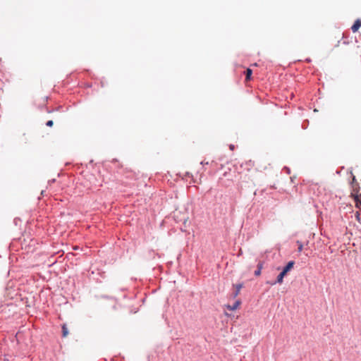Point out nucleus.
<instances>
[{
	"mask_svg": "<svg viewBox=\"0 0 361 361\" xmlns=\"http://www.w3.org/2000/svg\"><path fill=\"white\" fill-rule=\"evenodd\" d=\"M240 305V301L239 300H236L232 306H229V309L231 310H235L238 308V307Z\"/></svg>",
	"mask_w": 361,
	"mask_h": 361,
	"instance_id": "obj_7",
	"label": "nucleus"
},
{
	"mask_svg": "<svg viewBox=\"0 0 361 361\" xmlns=\"http://www.w3.org/2000/svg\"><path fill=\"white\" fill-rule=\"evenodd\" d=\"M245 73V80H250L251 79L252 74V69H250V68H247L246 69Z\"/></svg>",
	"mask_w": 361,
	"mask_h": 361,
	"instance_id": "obj_5",
	"label": "nucleus"
},
{
	"mask_svg": "<svg viewBox=\"0 0 361 361\" xmlns=\"http://www.w3.org/2000/svg\"><path fill=\"white\" fill-rule=\"evenodd\" d=\"M295 264V262L293 260L289 261L283 268L281 271L277 276L276 281H267V283L271 286H274L277 283L281 284L283 282L284 277L287 275V274L293 268Z\"/></svg>",
	"mask_w": 361,
	"mask_h": 361,
	"instance_id": "obj_1",
	"label": "nucleus"
},
{
	"mask_svg": "<svg viewBox=\"0 0 361 361\" xmlns=\"http://www.w3.org/2000/svg\"><path fill=\"white\" fill-rule=\"evenodd\" d=\"M201 164H205V162L201 161Z\"/></svg>",
	"mask_w": 361,
	"mask_h": 361,
	"instance_id": "obj_19",
	"label": "nucleus"
},
{
	"mask_svg": "<svg viewBox=\"0 0 361 361\" xmlns=\"http://www.w3.org/2000/svg\"><path fill=\"white\" fill-rule=\"evenodd\" d=\"M305 61H306L307 62L310 63V62L311 61V59H310V58H307V59H305Z\"/></svg>",
	"mask_w": 361,
	"mask_h": 361,
	"instance_id": "obj_15",
	"label": "nucleus"
},
{
	"mask_svg": "<svg viewBox=\"0 0 361 361\" xmlns=\"http://www.w3.org/2000/svg\"><path fill=\"white\" fill-rule=\"evenodd\" d=\"M360 27H361V20L357 19L354 22L353 25H352L351 30L353 32H356L357 31H358V30L360 29Z\"/></svg>",
	"mask_w": 361,
	"mask_h": 361,
	"instance_id": "obj_3",
	"label": "nucleus"
},
{
	"mask_svg": "<svg viewBox=\"0 0 361 361\" xmlns=\"http://www.w3.org/2000/svg\"><path fill=\"white\" fill-rule=\"evenodd\" d=\"M356 179H355V176H353V181H355Z\"/></svg>",
	"mask_w": 361,
	"mask_h": 361,
	"instance_id": "obj_17",
	"label": "nucleus"
},
{
	"mask_svg": "<svg viewBox=\"0 0 361 361\" xmlns=\"http://www.w3.org/2000/svg\"><path fill=\"white\" fill-rule=\"evenodd\" d=\"M355 203H356V206L357 207H361V197L357 195L355 197Z\"/></svg>",
	"mask_w": 361,
	"mask_h": 361,
	"instance_id": "obj_8",
	"label": "nucleus"
},
{
	"mask_svg": "<svg viewBox=\"0 0 361 361\" xmlns=\"http://www.w3.org/2000/svg\"><path fill=\"white\" fill-rule=\"evenodd\" d=\"M233 287L235 288V292L233 293L232 297H233V298H236V297L238 295V294H239V293H240V289H241V288H242V287L243 286V283H237V284H233Z\"/></svg>",
	"mask_w": 361,
	"mask_h": 361,
	"instance_id": "obj_2",
	"label": "nucleus"
},
{
	"mask_svg": "<svg viewBox=\"0 0 361 361\" xmlns=\"http://www.w3.org/2000/svg\"><path fill=\"white\" fill-rule=\"evenodd\" d=\"M53 124H54V122L51 120H49V121H47V123H46V126L48 127H51L53 126Z\"/></svg>",
	"mask_w": 361,
	"mask_h": 361,
	"instance_id": "obj_12",
	"label": "nucleus"
},
{
	"mask_svg": "<svg viewBox=\"0 0 361 361\" xmlns=\"http://www.w3.org/2000/svg\"><path fill=\"white\" fill-rule=\"evenodd\" d=\"M201 164H205V162L201 161Z\"/></svg>",
	"mask_w": 361,
	"mask_h": 361,
	"instance_id": "obj_18",
	"label": "nucleus"
},
{
	"mask_svg": "<svg viewBox=\"0 0 361 361\" xmlns=\"http://www.w3.org/2000/svg\"><path fill=\"white\" fill-rule=\"evenodd\" d=\"M283 170L288 173V174H290V168H288V166H284L283 167Z\"/></svg>",
	"mask_w": 361,
	"mask_h": 361,
	"instance_id": "obj_13",
	"label": "nucleus"
},
{
	"mask_svg": "<svg viewBox=\"0 0 361 361\" xmlns=\"http://www.w3.org/2000/svg\"><path fill=\"white\" fill-rule=\"evenodd\" d=\"M308 123H309V121L307 120L304 121L302 123V128L303 129H306L307 128Z\"/></svg>",
	"mask_w": 361,
	"mask_h": 361,
	"instance_id": "obj_11",
	"label": "nucleus"
},
{
	"mask_svg": "<svg viewBox=\"0 0 361 361\" xmlns=\"http://www.w3.org/2000/svg\"><path fill=\"white\" fill-rule=\"evenodd\" d=\"M229 147L231 150H233L235 146L233 145H230Z\"/></svg>",
	"mask_w": 361,
	"mask_h": 361,
	"instance_id": "obj_14",
	"label": "nucleus"
},
{
	"mask_svg": "<svg viewBox=\"0 0 361 361\" xmlns=\"http://www.w3.org/2000/svg\"><path fill=\"white\" fill-rule=\"evenodd\" d=\"M262 267H263V262H259L257 264V269L254 272L255 276H259L261 274Z\"/></svg>",
	"mask_w": 361,
	"mask_h": 361,
	"instance_id": "obj_4",
	"label": "nucleus"
},
{
	"mask_svg": "<svg viewBox=\"0 0 361 361\" xmlns=\"http://www.w3.org/2000/svg\"><path fill=\"white\" fill-rule=\"evenodd\" d=\"M356 220L361 224L360 214L359 212H356L355 214Z\"/></svg>",
	"mask_w": 361,
	"mask_h": 361,
	"instance_id": "obj_10",
	"label": "nucleus"
},
{
	"mask_svg": "<svg viewBox=\"0 0 361 361\" xmlns=\"http://www.w3.org/2000/svg\"><path fill=\"white\" fill-rule=\"evenodd\" d=\"M68 334V329L66 324H63L62 326V336L66 337Z\"/></svg>",
	"mask_w": 361,
	"mask_h": 361,
	"instance_id": "obj_6",
	"label": "nucleus"
},
{
	"mask_svg": "<svg viewBox=\"0 0 361 361\" xmlns=\"http://www.w3.org/2000/svg\"><path fill=\"white\" fill-rule=\"evenodd\" d=\"M55 182V179H51L50 180H49V183H54Z\"/></svg>",
	"mask_w": 361,
	"mask_h": 361,
	"instance_id": "obj_16",
	"label": "nucleus"
},
{
	"mask_svg": "<svg viewBox=\"0 0 361 361\" xmlns=\"http://www.w3.org/2000/svg\"><path fill=\"white\" fill-rule=\"evenodd\" d=\"M296 243H297V245H298V251L299 252H300L302 250V249H303V244H302V243L301 241H300V240H297V241H296Z\"/></svg>",
	"mask_w": 361,
	"mask_h": 361,
	"instance_id": "obj_9",
	"label": "nucleus"
}]
</instances>
